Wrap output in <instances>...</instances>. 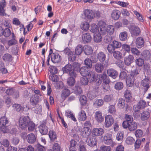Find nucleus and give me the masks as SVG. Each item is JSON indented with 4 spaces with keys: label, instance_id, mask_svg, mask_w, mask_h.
<instances>
[{
    "label": "nucleus",
    "instance_id": "obj_13",
    "mask_svg": "<svg viewBox=\"0 0 151 151\" xmlns=\"http://www.w3.org/2000/svg\"><path fill=\"white\" fill-rule=\"evenodd\" d=\"M149 80L148 78H145L142 81V85L143 86V90L144 93H145L150 88L149 85Z\"/></svg>",
    "mask_w": 151,
    "mask_h": 151
},
{
    "label": "nucleus",
    "instance_id": "obj_9",
    "mask_svg": "<svg viewBox=\"0 0 151 151\" xmlns=\"http://www.w3.org/2000/svg\"><path fill=\"white\" fill-rule=\"evenodd\" d=\"M51 57L52 61L54 63H58L61 61V57L57 52L53 53Z\"/></svg>",
    "mask_w": 151,
    "mask_h": 151
},
{
    "label": "nucleus",
    "instance_id": "obj_42",
    "mask_svg": "<svg viewBox=\"0 0 151 151\" xmlns=\"http://www.w3.org/2000/svg\"><path fill=\"white\" fill-rule=\"evenodd\" d=\"M114 31V27L112 25H109L107 27L106 29V32H107L110 35H112L113 34Z\"/></svg>",
    "mask_w": 151,
    "mask_h": 151
},
{
    "label": "nucleus",
    "instance_id": "obj_27",
    "mask_svg": "<svg viewBox=\"0 0 151 151\" xmlns=\"http://www.w3.org/2000/svg\"><path fill=\"white\" fill-rule=\"evenodd\" d=\"M86 77L90 82L95 81L96 78L95 76L94 72L90 70L86 76Z\"/></svg>",
    "mask_w": 151,
    "mask_h": 151
},
{
    "label": "nucleus",
    "instance_id": "obj_58",
    "mask_svg": "<svg viewBox=\"0 0 151 151\" xmlns=\"http://www.w3.org/2000/svg\"><path fill=\"white\" fill-rule=\"evenodd\" d=\"M49 70L52 74H54L57 73L58 69L55 66H51L49 68Z\"/></svg>",
    "mask_w": 151,
    "mask_h": 151
},
{
    "label": "nucleus",
    "instance_id": "obj_51",
    "mask_svg": "<svg viewBox=\"0 0 151 151\" xmlns=\"http://www.w3.org/2000/svg\"><path fill=\"white\" fill-rule=\"evenodd\" d=\"M74 93L77 95H80L82 92L81 87L78 86H75L74 89Z\"/></svg>",
    "mask_w": 151,
    "mask_h": 151
},
{
    "label": "nucleus",
    "instance_id": "obj_28",
    "mask_svg": "<svg viewBox=\"0 0 151 151\" xmlns=\"http://www.w3.org/2000/svg\"><path fill=\"white\" fill-rule=\"evenodd\" d=\"M27 141L29 143H33L36 141V138L34 134L31 133L27 135Z\"/></svg>",
    "mask_w": 151,
    "mask_h": 151
},
{
    "label": "nucleus",
    "instance_id": "obj_44",
    "mask_svg": "<svg viewBox=\"0 0 151 151\" xmlns=\"http://www.w3.org/2000/svg\"><path fill=\"white\" fill-rule=\"evenodd\" d=\"M12 56L9 53H6L2 57L3 60L5 62H10L12 60Z\"/></svg>",
    "mask_w": 151,
    "mask_h": 151
},
{
    "label": "nucleus",
    "instance_id": "obj_39",
    "mask_svg": "<svg viewBox=\"0 0 151 151\" xmlns=\"http://www.w3.org/2000/svg\"><path fill=\"white\" fill-rule=\"evenodd\" d=\"M100 76V80H102L103 81V83H109L110 82V80L109 79V77L106 74H103L101 75Z\"/></svg>",
    "mask_w": 151,
    "mask_h": 151
},
{
    "label": "nucleus",
    "instance_id": "obj_2",
    "mask_svg": "<svg viewBox=\"0 0 151 151\" xmlns=\"http://www.w3.org/2000/svg\"><path fill=\"white\" fill-rule=\"evenodd\" d=\"M64 73H69L70 76L76 77L77 74L72 69V65L70 64L66 65L62 69Z\"/></svg>",
    "mask_w": 151,
    "mask_h": 151
},
{
    "label": "nucleus",
    "instance_id": "obj_56",
    "mask_svg": "<svg viewBox=\"0 0 151 151\" xmlns=\"http://www.w3.org/2000/svg\"><path fill=\"white\" fill-rule=\"evenodd\" d=\"M0 70L2 73L5 74L7 73L6 69L5 68L4 64L2 61H0Z\"/></svg>",
    "mask_w": 151,
    "mask_h": 151
},
{
    "label": "nucleus",
    "instance_id": "obj_3",
    "mask_svg": "<svg viewBox=\"0 0 151 151\" xmlns=\"http://www.w3.org/2000/svg\"><path fill=\"white\" fill-rule=\"evenodd\" d=\"M114 119L110 115L106 116L105 117L104 126L106 128H109L113 124Z\"/></svg>",
    "mask_w": 151,
    "mask_h": 151
},
{
    "label": "nucleus",
    "instance_id": "obj_16",
    "mask_svg": "<svg viewBox=\"0 0 151 151\" xmlns=\"http://www.w3.org/2000/svg\"><path fill=\"white\" fill-rule=\"evenodd\" d=\"M107 74L113 78H115L118 75L117 72L115 69L111 68L107 70Z\"/></svg>",
    "mask_w": 151,
    "mask_h": 151
},
{
    "label": "nucleus",
    "instance_id": "obj_41",
    "mask_svg": "<svg viewBox=\"0 0 151 151\" xmlns=\"http://www.w3.org/2000/svg\"><path fill=\"white\" fill-rule=\"evenodd\" d=\"M89 27V24L87 22H83L81 24V28L83 30L86 31L88 29Z\"/></svg>",
    "mask_w": 151,
    "mask_h": 151
},
{
    "label": "nucleus",
    "instance_id": "obj_23",
    "mask_svg": "<svg viewBox=\"0 0 151 151\" xmlns=\"http://www.w3.org/2000/svg\"><path fill=\"white\" fill-rule=\"evenodd\" d=\"M134 60V57L132 55H129L128 57H125L124 58L125 64L128 66L130 65Z\"/></svg>",
    "mask_w": 151,
    "mask_h": 151
},
{
    "label": "nucleus",
    "instance_id": "obj_57",
    "mask_svg": "<svg viewBox=\"0 0 151 151\" xmlns=\"http://www.w3.org/2000/svg\"><path fill=\"white\" fill-rule=\"evenodd\" d=\"M49 79L52 82H56L59 80L58 76L55 74H51L49 76Z\"/></svg>",
    "mask_w": 151,
    "mask_h": 151
},
{
    "label": "nucleus",
    "instance_id": "obj_5",
    "mask_svg": "<svg viewBox=\"0 0 151 151\" xmlns=\"http://www.w3.org/2000/svg\"><path fill=\"white\" fill-rule=\"evenodd\" d=\"M98 31L101 33V34L104 35L106 33V23L103 21H100L99 22L98 24Z\"/></svg>",
    "mask_w": 151,
    "mask_h": 151
},
{
    "label": "nucleus",
    "instance_id": "obj_25",
    "mask_svg": "<svg viewBox=\"0 0 151 151\" xmlns=\"http://www.w3.org/2000/svg\"><path fill=\"white\" fill-rule=\"evenodd\" d=\"M6 3L5 0H0V15H4L5 14L4 8L5 7Z\"/></svg>",
    "mask_w": 151,
    "mask_h": 151
},
{
    "label": "nucleus",
    "instance_id": "obj_14",
    "mask_svg": "<svg viewBox=\"0 0 151 151\" xmlns=\"http://www.w3.org/2000/svg\"><path fill=\"white\" fill-rule=\"evenodd\" d=\"M92 37L89 33H86L83 34L82 35V40L84 43H89L91 42Z\"/></svg>",
    "mask_w": 151,
    "mask_h": 151
},
{
    "label": "nucleus",
    "instance_id": "obj_35",
    "mask_svg": "<svg viewBox=\"0 0 151 151\" xmlns=\"http://www.w3.org/2000/svg\"><path fill=\"white\" fill-rule=\"evenodd\" d=\"M125 101L124 99L122 98H119L118 100L117 105L120 108H123L125 106Z\"/></svg>",
    "mask_w": 151,
    "mask_h": 151
},
{
    "label": "nucleus",
    "instance_id": "obj_10",
    "mask_svg": "<svg viewBox=\"0 0 151 151\" xmlns=\"http://www.w3.org/2000/svg\"><path fill=\"white\" fill-rule=\"evenodd\" d=\"M94 117L95 120L98 123H101L104 120V118L102 116V113L100 111L95 112Z\"/></svg>",
    "mask_w": 151,
    "mask_h": 151
},
{
    "label": "nucleus",
    "instance_id": "obj_31",
    "mask_svg": "<svg viewBox=\"0 0 151 151\" xmlns=\"http://www.w3.org/2000/svg\"><path fill=\"white\" fill-rule=\"evenodd\" d=\"M84 52L86 55H89L92 53L93 50L91 47L89 45H86L83 47Z\"/></svg>",
    "mask_w": 151,
    "mask_h": 151
},
{
    "label": "nucleus",
    "instance_id": "obj_52",
    "mask_svg": "<svg viewBox=\"0 0 151 151\" xmlns=\"http://www.w3.org/2000/svg\"><path fill=\"white\" fill-rule=\"evenodd\" d=\"M55 84V87L57 89H60L62 88L64 86V84L62 81H58Z\"/></svg>",
    "mask_w": 151,
    "mask_h": 151
},
{
    "label": "nucleus",
    "instance_id": "obj_19",
    "mask_svg": "<svg viewBox=\"0 0 151 151\" xmlns=\"http://www.w3.org/2000/svg\"><path fill=\"white\" fill-rule=\"evenodd\" d=\"M134 81V78L133 76L129 75L127 78L126 83L127 85L129 87L133 86Z\"/></svg>",
    "mask_w": 151,
    "mask_h": 151
},
{
    "label": "nucleus",
    "instance_id": "obj_29",
    "mask_svg": "<svg viewBox=\"0 0 151 151\" xmlns=\"http://www.w3.org/2000/svg\"><path fill=\"white\" fill-rule=\"evenodd\" d=\"M95 70L98 73H101L104 69V66L102 64L99 63L95 65Z\"/></svg>",
    "mask_w": 151,
    "mask_h": 151
},
{
    "label": "nucleus",
    "instance_id": "obj_47",
    "mask_svg": "<svg viewBox=\"0 0 151 151\" xmlns=\"http://www.w3.org/2000/svg\"><path fill=\"white\" fill-rule=\"evenodd\" d=\"M76 77L75 76H70L68 78L67 80V82L69 86H72L74 85L76 81L74 78Z\"/></svg>",
    "mask_w": 151,
    "mask_h": 151
},
{
    "label": "nucleus",
    "instance_id": "obj_30",
    "mask_svg": "<svg viewBox=\"0 0 151 151\" xmlns=\"http://www.w3.org/2000/svg\"><path fill=\"white\" fill-rule=\"evenodd\" d=\"M150 116V114L149 111H144L141 114L140 118L142 120L144 121L147 120Z\"/></svg>",
    "mask_w": 151,
    "mask_h": 151
},
{
    "label": "nucleus",
    "instance_id": "obj_45",
    "mask_svg": "<svg viewBox=\"0 0 151 151\" xmlns=\"http://www.w3.org/2000/svg\"><path fill=\"white\" fill-rule=\"evenodd\" d=\"M108 111L109 113L113 115L116 113V108L114 105H110L108 107Z\"/></svg>",
    "mask_w": 151,
    "mask_h": 151
},
{
    "label": "nucleus",
    "instance_id": "obj_63",
    "mask_svg": "<svg viewBox=\"0 0 151 151\" xmlns=\"http://www.w3.org/2000/svg\"><path fill=\"white\" fill-rule=\"evenodd\" d=\"M113 53L114 57L116 59H119L122 57V54L119 51H114Z\"/></svg>",
    "mask_w": 151,
    "mask_h": 151
},
{
    "label": "nucleus",
    "instance_id": "obj_1",
    "mask_svg": "<svg viewBox=\"0 0 151 151\" xmlns=\"http://www.w3.org/2000/svg\"><path fill=\"white\" fill-rule=\"evenodd\" d=\"M29 117L28 116H22L20 117L19 121V126L22 129H27V124L29 121Z\"/></svg>",
    "mask_w": 151,
    "mask_h": 151
},
{
    "label": "nucleus",
    "instance_id": "obj_11",
    "mask_svg": "<svg viewBox=\"0 0 151 151\" xmlns=\"http://www.w3.org/2000/svg\"><path fill=\"white\" fill-rule=\"evenodd\" d=\"M125 117L126 120L123 122L122 126L124 128H127L129 124L133 122V118L132 116L128 114L126 115Z\"/></svg>",
    "mask_w": 151,
    "mask_h": 151
},
{
    "label": "nucleus",
    "instance_id": "obj_15",
    "mask_svg": "<svg viewBox=\"0 0 151 151\" xmlns=\"http://www.w3.org/2000/svg\"><path fill=\"white\" fill-rule=\"evenodd\" d=\"M144 42V39L142 37H137L136 40L135 44L138 48H140L143 47Z\"/></svg>",
    "mask_w": 151,
    "mask_h": 151
},
{
    "label": "nucleus",
    "instance_id": "obj_24",
    "mask_svg": "<svg viewBox=\"0 0 151 151\" xmlns=\"http://www.w3.org/2000/svg\"><path fill=\"white\" fill-rule=\"evenodd\" d=\"M121 15L120 12L118 10H114L112 12L111 14L112 18L115 20H118Z\"/></svg>",
    "mask_w": 151,
    "mask_h": 151
},
{
    "label": "nucleus",
    "instance_id": "obj_59",
    "mask_svg": "<svg viewBox=\"0 0 151 151\" xmlns=\"http://www.w3.org/2000/svg\"><path fill=\"white\" fill-rule=\"evenodd\" d=\"M134 139L131 137H128L126 139V143L128 145H132L134 142Z\"/></svg>",
    "mask_w": 151,
    "mask_h": 151
},
{
    "label": "nucleus",
    "instance_id": "obj_38",
    "mask_svg": "<svg viewBox=\"0 0 151 151\" xmlns=\"http://www.w3.org/2000/svg\"><path fill=\"white\" fill-rule=\"evenodd\" d=\"M101 33H95L94 34V40L95 42H99L101 40Z\"/></svg>",
    "mask_w": 151,
    "mask_h": 151
},
{
    "label": "nucleus",
    "instance_id": "obj_64",
    "mask_svg": "<svg viewBox=\"0 0 151 151\" xmlns=\"http://www.w3.org/2000/svg\"><path fill=\"white\" fill-rule=\"evenodd\" d=\"M18 151H34V149L31 145H29L27 148L20 149Z\"/></svg>",
    "mask_w": 151,
    "mask_h": 151
},
{
    "label": "nucleus",
    "instance_id": "obj_34",
    "mask_svg": "<svg viewBox=\"0 0 151 151\" xmlns=\"http://www.w3.org/2000/svg\"><path fill=\"white\" fill-rule=\"evenodd\" d=\"M137 124L134 122L129 123L127 127V128H128V129L130 131H134L137 128Z\"/></svg>",
    "mask_w": 151,
    "mask_h": 151
},
{
    "label": "nucleus",
    "instance_id": "obj_4",
    "mask_svg": "<svg viewBox=\"0 0 151 151\" xmlns=\"http://www.w3.org/2000/svg\"><path fill=\"white\" fill-rule=\"evenodd\" d=\"M130 32L132 36H137L139 35L141 33L140 29L136 26H132L129 29Z\"/></svg>",
    "mask_w": 151,
    "mask_h": 151
},
{
    "label": "nucleus",
    "instance_id": "obj_6",
    "mask_svg": "<svg viewBox=\"0 0 151 151\" xmlns=\"http://www.w3.org/2000/svg\"><path fill=\"white\" fill-rule=\"evenodd\" d=\"M46 124V120H45L39 127V131L42 135L46 134L48 132V128Z\"/></svg>",
    "mask_w": 151,
    "mask_h": 151
},
{
    "label": "nucleus",
    "instance_id": "obj_17",
    "mask_svg": "<svg viewBox=\"0 0 151 151\" xmlns=\"http://www.w3.org/2000/svg\"><path fill=\"white\" fill-rule=\"evenodd\" d=\"M86 142L87 144L91 147H94L97 144L96 139L93 137L87 138Z\"/></svg>",
    "mask_w": 151,
    "mask_h": 151
},
{
    "label": "nucleus",
    "instance_id": "obj_20",
    "mask_svg": "<svg viewBox=\"0 0 151 151\" xmlns=\"http://www.w3.org/2000/svg\"><path fill=\"white\" fill-rule=\"evenodd\" d=\"M70 93L71 92L70 90L67 88H64L62 91L61 97L63 100H64Z\"/></svg>",
    "mask_w": 151,
    "mask_h": 151
},
{
    "label": "nucleus",
    "instance_id": "obj_40",
    "mask_svg": "<svg viewBox=\"0 0 151 151\" xmlns=\"http://www.w3.org/2000/svg\"><path fill=\"white\" fill-rule=\"evenodd\" d=\"M119 38L120 40L122 41L126 40L127 38V32L124 31L121 32L119 35Z\"/></svg>",
    "mask_w": 151,
    "mask_h": 151
},
{
    "label": "nucleus",
    "instance_id": "obj_18",
    "mask_svg": "<svg viewBox=\"0 0 151 151\" xmlns=\"http://www.w3.org/2000/svg\"><path fill=\"white\" fill-rule=\"evenodd\" d=\"M83 13L85 16L88 19H92L94 17V13L91 10L86 9L84 11Z\"/></svg>",
    "mask_w": 151,
    "mask_h": 151
},
{
    "label": "nucleus",
    "instance_id": "obj_50",
    "mask_svg": "<svg viewBox=\"0 0 151 151\" xmlns=\"http://www.w3.org/2000/svg\"><path fill=\"white\" fill-rule=\"evenodd\" d=\"M150 65L149 63H145L143 65V69L147 71L148 75H151V70L150 69Z\"/></svg>",
    "mask_w": 151,
    "mask_h": 151
},
{
    "label": "nucleus",
    "instance_id": "obj_48",
    "mask_svg": "<svg viewBox=\"0 0 151 151\" xmlns=\"http://www.w3.org/2000/svg\"><path fill=\"white\" fill-rule=\"evenodd\" d=\"M131 50L132 54L134 56H138L140 55L141 54L140 51L136 47L131 48Z\"/></svg>",
    "mask_w": 151,
    "mask_h": 151
},
{
    "label": "nucleus",
    "instance_id": "obj_62",
    "mask_svg": "<svg viewBox=\"0 0 151 151\" xmlns=\"http://www.w3.org/2000/svg\"><path fill=\"white\" fill-rule=\"evenodd\" d=\"M8 122V120L6 117L3 116L0 119V125L5 126Z\"/></svg>",
    "mask_w": 151,
    "mask_h": 151
},
{
    "label": "nucleus",
    "instance_id": "obj_53",
    "mask_svg": "<svg viewBox=\"0 0 151 151\" xmlns=\"http://www.w3.org/2000/svg\"><path fill=\"white\" fill-rule=\"evenodd\" d=\"M113 98L114 97L112 95H106L104 96V100L106 102H109L112 101Z\"/></svg>",
    "mask_w": 151,
    "mask_h": 151
},
{
    "label": "nucleus",
    "instance_id": "obj_55",
    "mask_svg": "<svg viewBox=\"0 0 151 151\" xmlns=\"http://www.w3.org/2000/svg\"><path fill=\"white\" fill-rule=\"evenodd\" d=\"M79 100L82 106L85 105L87 101V98L85 96L83 95L80 96Z\"/></svg>",
    "mask_w": 151,
    "mask_h": 151
},
{
    "label": "nucleus",
    "instance_id": "obj_22",
    "mask_svg": "<svg viewBox=\"0 0 151 151\" xmlns=\"http://www.w3.org/2000/svg\"><path fill=\"white\" fill-rule=\"evenodd\" d=\"M142 58L145 60H149L151 57V54L148 50H145L141 53Z\"/></svg>",
    "mask_w": 151,
    "mask_h": 151
},
{
    "label": "nucleus",
    "instance_id": "obj_12",
    "mask_svg": "<svg viewBox=\"0 0 151 151\" xmlns=\"http://www.w3.org/2000/svg\"><path fill=\"white\" fill-rule=\"evenodd\" d=\"M104 130L101 127L93 128L92 130V134L95 136L102 135L104 133Z\"/></svg>",
    "mask_w": 151,
    "mask_h": 151
},
{
    "label": "nucleus",
    "instance_id": "obj_26",
    "mask_svg": "<svg viewBox=\"0 0 151 151\" xmlns=\"http://www.w3.org/2000/svg\"><path fill=\"white\" fill-rule=\"evenodd\" d=\"M90 68L87 67H83L80 69V73L81 75L86 76L90 70Z\"/></svg>",
    "mask_w": 151,
    "mask_h": 151
},
{
    "label": "nucleus",
    "instance_id": "obj_43",
    "mask_svg": "<svg viewBox=\"0 0 151 151\" xmlns=\"http://www.w3.org/2000/svg\"><path fill=\"white\" fill-rule=\"evenodd\" d=\"M27 124V127L28 130L29 132L34 131L35 129V124L32 121L29 122Z\"/></svg>",
    "mask_w": 151,
    "mask_h": 151
},
{
    "label": "nucleus",
    "instance_id": "obj_8",
    "mask_svg": "<svg viewBox=\"0 0 151 151\" xmlns=\"http://www.w3.org/2000/svg\"><path fill=\"white\" fill-rule=\"evenodd\" d=\"M91 129L87 127H83L81 129V134L83 138H87L90 135Z\"/></svg>",
    "mask_w": 151,
    "mask_h": 151
},
{
    "label": "nucleus",
    "instance_id": "obj_36",
    "mask_svg": "<svg viewBox=\"0 0 151 151\" xmlns=\"http://www.w3.org/2000/svg\"><path fill=\"white\" fill-rule=\"evenodd\" d=\"M83 50V46L81 45H78L75 48V51L76 55H78L81 54Z\"/></svg>",
    "mask_w": 151,
    "mask_h": 151
},
{
    "label": "nucleus",
    "instance_id": "obj_46",
    "mask_svg": "<svg viewBox=\"0 0 151 151\" xmlns=\"http://www.w3.org/2000/svg\"><path fill=\"white\" fill-rule=\"evenodd\" d=\"M124 96L126 99L130 100L132 96L131 91L127 89L124 92Z\"/></svg>",
    "mask_w": 151,
    "mask_h": 151
},
{
    "label": "nucleus",
    "instance_id": "obj_49",
    "mask_svg": "<svg viewBox=\"0 0 151 151\" xmlns=\"http://www.w3.org/2000/svg\"><path fill=\"white\" fill-rule=\"evenodd\" d=\"M80 64L77 62H75L73 64V71H74L76 73L80 70Z\"/></svg>",
    "mask_w": 151,
    "mask_h": 151
},
{
    "label": "nucleus",
    "instance_id": "obj_60",
    "mask_svg": "<svg viewBox=\"0 0 151 151\" xmlns=\"http://www.w3.org/2000/svg\"><path fill=\"white\" fill-rule=\"evenodd\" d=\"M141 144L140 139H137L134 143V149L135 150H137L139 149L140 147Z\"/></svg>",
    "mask_w": 151,
    "mask_h": 151
},
{
    "label": "nucleus",
    "instance_id": "obj_54",
    "mask_svg": "<svg viewBox=\"0 0 151 151\" xmlns=\"http://www.w3.org/2000/svg\"><path fill=\"white\" fill-rule=\"evenodd\" d=\"M34 109L33 110L34 113L37 114H40L42 111V107L41 106L39 105L35 106Z\"/></svg>",
    "mask_w": 151,
    "mask_h": 151
},
{
    "label": "nucleus",
    "instance_id": "obj_7",
    "mask_svg": "<svg viewBox=\"0 0 151 151\" xmlns=\"http://www.w3.org/2000/svg\"><path fill=\"white\" fill-rule=\"evenodd\" d=\"M103 142L105 144L107 145L113 144V139L112 134L109 133L106 134L103 137Z\"/></svg>",
    "mask_w": 151,
    "mask_h": 151
},
{
    "label": "nucleus",
    "instance_id": "obj_21",
    "mask_svg": "<svg viewBox=\"0 0 151 151\" xmlns=\"http://www.w3.org/2000/svg\"><path fill=\"white\" fill-rule=\"evenodd\" d=\"M39 99L40 97L39 96L33 95L30 99V103L32 105L34 106L38 103Z\"/></svg>",
    "mask_w": 151,
    "mask_h": 151
},
{
    "label": "nucleus",
    "instance_id": "obj_33",
    "mask_svg": "<svg viewBox=\"0 0 151 151\" xmlns=\"http://www.w3.org/2000/svg\"><path fill=\"white\" fill-rule=\"evenodd\" d=\"M97 57L99 61L103 62L105 60L106 56L104 52H101L98 54Z\"/></svg>",
    "mask_w": 151,
    "mask_h": 151
},
{
    "label": "nucleus",
    "instance_id": "obj_37",
    "mask_svg": "<svg viewBox=\"0 0 151 151\" xmlns=\"http://www.w3.org/2000/svg\"><path fill=\"white\" fill-rule=\"evenodd\" d=\"M49 135L51 141H54L57 138L55 132L52 130H50L49 132Z\"/></svg>",
    "mask_w": 151,
    "mask_h": 151
},
{
    "label": "nucleus",
    "instance_id": "obj_61",
    "mask_svg": "<svg viewBox=\"0 0 151 151\" xmlns=\"http://www.w3.org/2000/svg\"><path fill=\"white\" fill-rule=\"evenodd\" d=\"M111 44L115 49L120 48L122 46L121 43V42L116 40L113 41L111 43Z\"/></svg>",
    "mask_w": 151,
    "mask_h": 151
},
{
    "label": "nucleus",
    "instance_id": "obj_32",
    "mask_svg": "<svg viewBox=\"0 0 151 151\" xmlns=\"http://www.w3.org/2000/svg\"><path fill=\"white\" fill-rule=\"evenodd\" d=\"M87 116L84 111L82 110L79 113V120L81 121H84L86 119Z\"/></svg>",
    "mask_w": 151,
    "mask_h": 151
}]
</instances>
